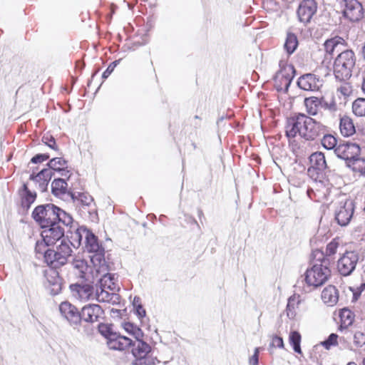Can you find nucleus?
I'll list each match as a JSON object with an SVG mask.
<instances>
[{
    "mask_svg": "<svg viewBox=\"0 0 365 365\" xmlns=\"http://www.w3.org/2000/svg\"><path fill=\"white\" fill-rule=\"evenodd\" d=\"M312 267L307 269L303 280L309 286L317 287L324 284L331 274L330 260L318 249L312 252Z\"/></svg>",
    "mask_w": 365,
    "mask_h": 365,
    "instance_id": "f257e3e1",
    "label": "nucleus"
},
{
    "mask_svg": "<svg viewBox=\"0 0 365 365\" xmlns=\"http://www.w3.org/2000/svg\"><path fill=\"white\" fill-rule=\"evenodd\" d=\"M32 218L41 227H48L54 222H62L65 226L73 223L71 215L52 203L36 206L32 212Z\"/></svg>",
    "mask_w": 365,
    "mask_h": 365,
    "instance_id": "f03ea898",
    "label": "nucleus"
},
{
    "mask_svg": "<svg viewBox=\"0 0 365 365\" xmlns=\"http://www.w3.org/2000/svg\"><path fill=\"white\" fill-rule=\"evenodd\" d=\"M356 56L351 49H344L336 57L333 71L336 80L339 81H346L351 76L353 69L356 66Z\"/></svg>",
    "mask_w": 365,
    "mask_h": 365,
    "instance_id": "7ed1b4c3",
    "label": "nucleus"
},
{
    "mask_svg": "<svg viewBox=\"0 0 365 365\" xmlns=\"http://www.w3.org/2000/svg\"><path fill=\"white\" fill-rule=\"evenodd\" d=\"M83 331L87 336L93 334L95 329L92 325L95 322H99L105 317V312L102 307L96 304H88L81 309Z\"/></svg>",
    "mask_w": 365,
    "mask_h": 365,
    "instance_id": "20e7f679",
    "label": "nucleus"
},
{
    "mask_svg": "<svg viewBox=\"0 0 365 365\" xmlns=\"http://www.w3.org/2000/svg\"><path fill=\"white\" fill-rule=\"evenodd\" d=\"M71 253L72 250L70 245L66 239H62L56 250L47 249V252L45 253V262L51 267L58 268L67 263L68 258Z\"/></svg>",
    "mask_w": 365,
    "mask_h": 365,
    "instance_id": "39448f33",
    "label": "nucleus"
},
{
    "mask_svg": "<svg viewBox=\"0 0 365 365\" xmlns=\"http://www.w3.org/2000/svg\"><path fill=\"white\" fill-rule=\"evenodd\" d=\"M334 153L339 158L346 161L349 168H352L354 170V165L359 160L361 148L358 144L347 141L339 143L335 148Z\"/></svg>",
    "mask_w": 365,
    "mask_h": 365,
    "instance_id": "423d86ee",
    "label": "nucleus"
},
{
    "mask_svg": "<svg viewBox=\"0 0 365 365\" xmlns=\"http://www.w3.org/2000/svg\"><path fill=\"white\" fill-rule=\"evenodd\" d=\"M86 250L93 255L90 256L94 267H101L105 263V250L99 244L98 237L90 230L85 240Z\"/></svg>",
    "mask_w": 365,
    "mask_h": 365,
    "instance_id": "0eeeda50",
    "label": "nucleus"
},
{
    "mask_svg": "<svg viewBox=\"0 0 365 365\" xmlns=\"http://www.w3.org/2000/svg\"><path fill=\"white\" fill-rule=\"evenodd\" d=\"M132 354L135 358L134 365H155V359L150 357L148 354L151 351L150 346L145 342L143 338L132 341Z\"/></svg>",
    "mask_w": 365,
    "mask_h": 365,
    "instance_id": "6e6552de",
    "label": "nucleus"
},
{
    "mask_svg": "<svg viewBox=\"0 0 365 365\" xmlns=\"http://www.w3.org/2000/svg\"><path fill=\"white\" fill-rule=\"evenodd\" d=\"M327 130V126L322 122L306 115L302 138L306 141H314L322 137Z\"/></svg>",
    "mask_w": 365,
    "mask_h": 365,
    "instance_id": "1a4fd4ad",
    "label": "nucleus"
},
{
    "mask_svg": "<svg viewBox=\"0 0 365 365\" xmlns=\"http://www.w3.org/2000/svg\"><path fill=\"white\" fill-rule=\"evenodd\" d=\"M59 311L61 317L74 329H78L82 326L81 310L75 305L68 301L63 302L59 305Z\"/></svg>",
    "mask_w": 365,
    "mask_h": 365,
    "instance_id": "9d476101",
    "label": "nucleus"
},
{
    "mask_svg": "<svg viewBox=\"0 0 365 365\" xmlns=\"http://www.w3.org/2000/svg\"><path fill=\"white\" fill-rule=\"evenodd\" d=\"M360 259L357 250L346 251L337 262V269L343 276H349L356 269Z\"/></svg>",
    "mask_w": 365,
    "mask_h": 365,
    "instance_id": "9b49d317",
    "label": "nucleus"
},
{
    "mask_svg": "<svg viewBox=\"0 0 365 365\" xmlns=\"http://www.w3.org/2000/svg\"><path fill=\"white\" fill-rule=\"evenodd\" d=\"M279 65L281 69L274 77V86L279 91L283 89L287 91L293 79L295 69L292 65H284L283 61H280Z\"/></svg>",
    "mask_w": 365,
    "mask_h": 365,
    "instance_id": "f8f14e48",
    "label": "nucleus"
},
{
    "mask_svg": "<svg viewBox=\"0 0 365 365\" xmlns=\"http://www.w3.org/2000/svg\"><path fill=\"white\" fill-rule=\"evenodd\" d=\"M306 114L298 113L287 120L285 125V135L289 139L294 138L299 135L301 138L304 126Z\"/></svg>",
    "mask_w": 365,
    "mask_h": 365,
    "instance_id": "ddd939ff",
    "label": "nucleus"
},
{
    "mask_svg": "<svg viewBox=\"0 0 365 365\" xmlns=\"http://www.w3.org/2000/svg\"><path fill=\"white\" fill-rule=\"evenodd\" d=\"M73 202L79 207L80 211L85 213L87 212L92 218L97 217V212L94 209H90L93 202V197L88 192H69Z\"/></svg>",
    "mask_w": 365,
    "mask_h": 365,
    "instance_id": "4468645a",
    "label": "nucleus"
},
{
    "mask_svg": "<svg viewBox=\"0 0 365 365\" xmlns=\"http://www.w3.org/2000/svg\"><path fill=\"white\" fill-rule=\"evenodd\" d=\"M61 225L62 222H54L48 227H41V235L46 244L53 245L57 241L63 239L65 230Z\"/></svg>",
    "mask_w": 365,
    "mask_h": 365,
    "instance_id": "2eb2a0df",
    "label": "nucleus"
},
{
    "mask_svg": "<svg viewBox=\"0 0 365 365\" xmlns=\"http://www.w3.org/2000/svg\"><path fill=\"white\" fill-rule=\"evenodd\" d=\"M343 16L350 21H359L364 17L362 4L358 0H343Z\"/></svg>",
    "mask_w": 365,
    "mask_h": 365,
    "instance_id": "dca6fc26",
    "label": "nucleus"
},
{
    "mask_svg": "<svg viewBox=\"0 0 365 365\" xmlns=\"http://www.w3.org/2000/svg\"><path fill=\"white\" fill-rule=\"evenodd\" d=\"M309 160L310 167L307 171L312 177L318 178L319 174H322L329 168L324 154L322 152L317 151L313 153L309 156Z\"/></svg>",
    "mask_w": 365,
    "mask_h": 365,
    "instance_id": "f3484780",
    "label": "nucleus"
},
{
    "mask_svg": "<svg viewBox=\"0 0 365 365\" xmlns=\"http://www.w3.org/2000/svg\"><path fill=\"white\" fill-rule=\"evenodd\" d=\"M317 11V4L314 0H302L297 11L299 21L304 24L309 23Z\"/></svg>",
    "mask_w": 365,
    "mask_h": 365,
    "instance_id": "a211bd4d",
    "label": "nucleus"
},
{
    "mask_svg": "<svg viewBox=\"0 0 365 365\" xmlns=\"http://www.w3.org/2000/svg\"><path fill=\"white\" fill-rule=\"evenodd\" d=\"M354 212V203L351 200H346L335 212V220L341 226H347L353 218Z\"/></svg>",
    "mask_w": 365,
    "mask_h": 365,
    "instance_id": "6ab92c4d",
    "label": "nucleus"
},
{
    "mask_svg": "<svg viewBox=\"0 0 365 365\" xmlns=\"http://www.w3.org/2000/svg\"><path fill=\"white\" fill-rule=\"evenodd\" d=\"M72 296L80 300L93 299L95 288L89 283H75L69 286Z\"/></svg>",
    "mask_w": 365,
    "mask_h": 365,
    "instance_id": "aec40b11",
    "label": "nucleus"
},
{
    "mask_svg": "<svg viewBox=\"0 0 365 365\" xmlns=\"http://www.w3.org/2000/svg\"><path fill=\"white\" fill-rule=\"evenodd\" d=\"M47 284L46 287L52 295L58 294L62 289V279L59 277L56 268L51 269L45 272Z\"/></svg>",
    "mask_w": 365,
    "mask_h": 365,
    "instance_id": "412c9836",
    "label": "nucleus"
},
{
    "mask_svg": "<svg viewBox=\"0 0 365 365\" xmlns=\"http://www.w3.org/2000/svg\"><path fill=\"white\" fill-rule=\"evenodd\" d=\"M54 173L49 168H43L37 174L33 173L29 176V180L38 184V188L41 192L47 190L48 183Z\"/></svg>",
    "mask_w": 365,
    "mask_h": 365,
    "instance_id": "4be33fe9",
    "label": "nucleus"
},
{
    "mask_svg": "<svg viewBox=\"0 0 365 365\" xmlns=\"http://www.w3.org/2000/svg\"><path fill=\"white\" fill-rule=\"evenodd\" d=\"M21 200V207L24 211H28L31 205L35 202L37 194L35 191L29 189L27 183H24L18 190Z\"/></svg>",
    "mask_w": 365,
    "mask_h": 365,
    "instance_id": "5701e85b",
    "label": "nucleus"
},
{
    "mask_svg": "<svg viewBox=\"0 0 365 365\" xmlns=\"http://www.w3.org/2000/svg\"><path fill=\"white\" fill-rule=\"evenodd\" d=\"M327 54L332 56L335 52L341 53L346 46V41L341 36H336L325 41L323 44Z\"/></svg>",
    "mask_w": 365,
    "mask_h": 365,
    "instance_id": "b1692460",
    "label": "nucleus"
},
{
    "mask_svg": "<svg viewBox=\"0 0 365 365\" xmlns=\"http://www.w3.org/2000/svg\"><path fill=\"white\" fill-rule=\"evenodd\" d=\"M107 344L110 349L123 351L131 346L132 340L128 337L115 333L111 334L107 341Z\"/></svg>",
    "mask_w": 365,
    "mask_h": 365,
    "instance_id": "393cba45",
    "label": "nucleus"
},
{
    "mask_svg": "<svg viewBox=\"0 0 365 365\" xmlns=\"http://www.w3.org/2000/svg\"><path fill=\"white\" fill-rule=\"evenodd\" d=\"M319 79L316 78L315 75L312 73H307L297 80V86L304 91H317L319 88L317 83Z\"/></svg>",
    "mask_w": 365,
    "mask_h": 365,
    "instance_id": "a878e982",
    "label": "nucleus"
},
{
    "mask_svg": "<svg viewBox=\"0 0 365 365\" xmlns=\"http://www.w3.org/2000/svg\"><path fill=\"white\" fill-rule=\"evenodd\" d=\"M93 299H96L99 302H110L118 299V295L115 293H110L106 289V287L101 284H96Z\"/></svg>",
    "mask_w": 365,
    "mask_h": 365,
    "instance_id": "bb28decb",
    "label": "nucleus"
},
{
    "mask_svg": "<svg viewBox=\"0 0 365 365\" xmlns=\"http://www.w3.org/2000/svg\"><path fill=\"white\" fill-rule=\"evenodd\" d=\"M322 299L328 306H334L339 299L338 290L332 285L325 287L322 292Z\"/></svg>",
    "mask_w": 365,
    "mask_h": 365,
    "instance_id": "cd10ccee",
    "label": "nucleus"
},
{
    "mask_svg": "<svg viewBox=\"0 0 365 365\" xmlns=\"http://www.w3.org/2000/svg\"><path fill=\"white\" fill-rule=\"evenodd\" d=\"M90 230H88L85 226H81L77 228L73 233H72L71 238V241H70L68 238L66 239L68 244H71L74 247L80 246L81 244V241L84 237L85 240L87 237V235L89 232Z\"/></svg>",
    "mask_w": 365,
    "mask_h": 365,
    "instance_id": "c85d7f7f",
    "label": "nucleus"
},
{
    "mask_svg": "<svg viewBox=\"0 0 365 365\" xmlns=\"http://www.w3.org/2000/svg\"><path fill=\"white\" fill-rule=\"evenodd\" d=\"M339 128L344 137H349L356 132L353 120L348 116H344L340 119Z\"/></svg>",
    "mask_w": 365,
    "mask_h": 365,
    "instance_id": "c756f323",
    "label": "nucleus"
},
{
    "mask_svg": "<svg viewBox=\"0 0 365 365\" xmlns=\"http://www.w3.org/2000/svg\"><path fill=\"white\" fill-rule=\"evenodd\" d=\"M304 105L307 112L309 115H317L319 110L321 108L320 98L315 96L305 98Z\"/></svg>",
    "mask_w": 365,
    "mask_h": 365,
    "instance_id": "7c9ffc66",
    "label": "nucleus"
},
{
    "mask_svg": "<svg viewBox=\"0 0 365 365\" xmlns=\"http://www.w3.org/2000/svg\"><path fill=\"white\" fill-rule=\"evenodd\" d=\"M68 184L63 178L54 179L51 183V192L58 197L66 193Z\"/></svg>",
    "mask_w": 365,
    "mask_h": 365,
    "instance_id": "2f4dec72",
    "label": "nucleus"
},
{
    "mask_svg": "<svg viewBox=\"0 0 365 365\" xmlns=\"http://www.w3.org/2000/svg\"><path fill=\"white\" fill-rule=\"evenodd\" d=\"M298 44L297 36L294 33L288 32L284 44V48L289 56L296 51Z\"/></svg>",
    "mask_w": 365,
    "mask_h": 365,
    "instance_id": "473e14b6",
    "label": "nucleus"
},
{
    "mask_svg": "<svg viewBox=\"0 0 365 365\" xmlns=\"http://www.w3.org/2000/svg\"><path fill=\"white\" fill-rule=\"evenodd\" d=\"M329 128L327 126V130L322 134L321 139L322 145L327 150H333L338 146L336 138L329 133Z\"/></svg>",
    "mask_w": 365,
    "mask_h": 365,
    "instance_id": "72a5a7b5",
    "label": "nucleus"
},
{
    "mask_svg": "<svg viewBox=\"0 0 365 365\" xmlns=\"http://www.w3.org/2000/svg\"><path fill=\"white\" fill-rule=\"evenodd\" d=\"M123 328L128 334L133 335L135 339L143 338V332L138 326L133 323L125 322L123 324Z\"/></svg>",
    "mask_w": 365,
    "mask_h": 365,
    "instance_id": "f704fd0d",
    "label": "nucleus"
},
{
    "mask_svg": "<svg viewBox=\"0 0 365 365\" xmlns=\"http://www.w3.org/2000/svg\"><path fill=\"white\" fill-rule=\"evenodd\" d=\"M289 341L290 344L292 345L294 351L296 353L301 354V335L297 331H292L289 334Z\"/></svg>",
    "mask_w": 365,
    "mask_h": 365,
    "instance_id": "c9c22d12",
    "label": "nucleus"
},
{
    "mask_svg": "<svg viewBox=\"0 0 365 365\" xmlns=\"http://www.w3.org/2000/svg\"><path fill=\"white\" fill-rule=\"evenodd\" d=\"M353 113L357 116H365V98H359L352 104Z\"/></svg>",
    "mask_w": 365,
    "mask_h": 365,
    "instance_id": "e433bc0d",
    "label": "nucleus"
},
{
    "mask_svg": "<svg viewBox=\"0 0 365 365\" xmlns=\"http://www.w3.org/2000/svg\"><path fill=\"white\" fill-rule=\"evenodd\" d=\"M320 106L321 108L327 110L331 113H334L337 110V105L333 97L330 98L329 100L324 97H321Z\"/></svg>",
    "mask_w": 365,
    "mask_h": 365,
    "instance_id": "4c0bfd02",
    "label": "nucleus"
},
{
    "mask_svg": "<svg viewBox=\"0 0 365 365\" xmlns=\"http://www.w3.org/2000/svg\"><path fill=\"white\" fill-rule=\"evenodd\" d=\"M339 317L342 324L346 327L351 325L354 319V313L347 308H344L341 310Z\"/></svg>",
    "mask_w": 365,
    "mask_h": 365,
    "instance_id": "58836bf2",
    "label": "nucleus"
},
{
    "mask_svg": "<svg viewBox=\"0 0 365 365\" xmlns=\"http://www.w3.org/2000/svg\"><path fill=\"white\" fill-rule=\"evenodd\" d=\"M67 163L68 162L63 158H53L47 163V168L51 169L53 172L60 170L59 169L66 166Z\"/></svg>",
    "mask_w": 365,
    "mask_h": 365,
    "instance_id": "ea45409f",
    "label": "nucleus"
},
{
    "mask_svg": "<svg viewBox=\"0 0 365 365\" xmlns=\"http://www.w3.org/2000/svg\"><path fill=\"white\" fill-rule=\"evenodd\" d=\"M97 329L98 332L106 338L107 341L109 339L111 334H114L115 332L112 331V329L110 325L100 322L97 325Z\"/></svg>",
    "mask_w": 365,
    "mask_h": 365,
    "instance_id": "a19ab883",
    "label": "nucleus"
},
{
    "mask_svg": "<svg viewBox=\"0 0 365 365\" xmlns=\"http://www.w3.org/2000/svg\"><path fill=\"white\" fill-rule=\"evenodd\" d=\"M296 300L294 297H290L288 299L286 312L287 315L289 319H294L296 316L295 312Z\"/></svg>",
    "mask_w": 365,
    "mask_h": 365,
    "instance_id": "79ce46f5",
    "label": "nucleus"
},
{
    "mask_svg": "<svg viewBox=\"0 0 365 365\" xmlns=\"http://www.w3.org/2000/svg\"><path fill=\"white\" fill-rule=\"evenodd\" d=\"M338 335L335 333H331L327 339L321 342V344L327 350L331 346L337 345Z\"/></svg>",
    "mask_w": 365,
    "mask_h": 365,
    "instance_id": "37998d69",
    "label": "nucleus"
},
{
    "mask_svg": "<svg viewBox=\"0 0 365 365\" xmlns=\"http://www.w3.org/2000/svg\"><path fill=\"white\" fill-rule=\"evenodd\" d=\"M42 141L50 148L58 150V148L56 145L55 138L51 135H45L42 138Z\"/></svg>",
    "mask_w": 365,
    "mask_h": 365,
    "instance_id": "c03bdc74",
    "label": "nucleus"
},
{
    "mask_svg": "<svg viewBox=\"0 0 365 365\" xmlns=\"http://www.w3.org/2000/svg\"><path fill=\"white\" fill-rule=\"evenodd\" d=\"M338 247L339 243L335 240H333L327 245L326 255L324 254V255L327 257L334 255L336 252Z\"/></svg>",
    "mask_w": 365,
    "mask_h": 365,
    "instance_id": "a18cd8bd",
    "label": "nucleus"
},
{
    "mask_svg": "<svg viewBox=\"0 0 365 365\" xmlns=\"http://www.w3.org/2000/svg\"><path fill=\"white\" fill-rule=\"evenodd\" d=\"M48 246L49 245L46 244L43 240L42 241H37L36 243L35 251L37 255H42L45 259V253L47 252L46 247Z\"/></svg>",
    "mask_w": 365,
    "mask_h": 365,
    "instance_id": "49530a36",
    "label": "nucleus"
},
{
    "mask_svg": "<svg viewBox=\"0 0 365 365\" xmlns=\"http://www.w3.org/2000/svg\"><path fill=\"white\" fill-rule=\"evenodd\" d=\"M354 343L357 347H361L365 344V334L356 331L354 335Z\"/></svg>",
    "mask_w": 365,
    "mask_h": 365,
    "instance_id": "de8ad7c7",
    "label": "nucleus"
},
{
    "mask_svg": "<svg viewBox=\"0 0 365 365\" xmlns=\"http://www.w3.org/2000/svg\"><path fill=\"white\" fill-rule=\"evenodd\" d=\"M121 59L115 60L110 63L106 70L103 73L102 78L106 79L113 71L117 65L119 64Z\"/></svg>",
    "mask_w": 365,
    "mask_h": 365,
    "instance_id": "09e8293b",
    "label": "nucleus"
},
{
    "mask_svg": "<svg viewBox=\"0 0 365 365\" xmlns=\"http://www.w3.org/2000/svg\"><path fill=\"white\" fill-rule=\"evenodd\" d=\"M73 268L78 269L81 274L84 273V269H87L86 262L83 259H76L72 262Z\"/></svg>",
    "mask_w": 365,
    "mask_h": 365,
    "instance_id": "8fccbe9b",
    "label": "nucleus"
},
{
    "mask_svg": "<svg viewBox=\"0 0 365 365\" xmlns=\"http://www.w3.org/2000/svg\"><path fill=\"white\" fill-rule=\"evenodd\" d=\"M50 155L48 153H38L35 155L31 160V163L37 164L48 160Z\"/></svg>",
    "mask_w": 365,
    "mask_h": 365,
    "instance_id": "3c124183",
    "label": "nucleus"
},
{
    "mask_svg": "<svg viewBox=\"0 0 365 365\" xmlns=\"http://www.w3.org/2000/svg\"><path fill=\"white\" fill-rule=\"evenodd\" d=\"M108 282H114V275L110 273H107L103 276L99 280L98 284H101L103 287H106Z\"/></svg>",
    "mask_w": 365,
    "mask_h": 365,
    "instance_id": "603ef678",
    "label": "nucleus"
},
{
    "mask_svg": "<svg viewBox=\"0 0 365 365\" xmlns=\"http://www.w3.org/2000/svg\"><path fill=\"white\" fill-rule=\"evenodd\" d=\"M270 345L274 346V347L283 348L284 347V342H283L282 338L281 336H273Z\"/></svg>",
    "mask_w": 365,
    "mask_h": 365,
    "instance_id": "864d4df0",
    "label": "nucleus"
},
{
    "mask_svg": "<svg viewBox=\"0 0 365 365\" xmlns=\"http://www.w3.org/2000/svg\"><path fill=\"white\" fill-rule=\"evenodd\" d=\"M134 309L135 314L140 319L145 317L146 312L143 305H138V307H134Z\"/></svg>",
    "mask_w": 365,
    "mask_h": 365,
    "instance_id": "5fc2aeb1",
    "label": "nucleus"
},
{
    "mask_svg": "<svg viewBox=\"0 0 365 365\" xmlns=\"http://www.w3.org/2000/svg\"><path fill=\"white\" fill-rule=\"evenodd\" d=\"M258 349H256L255 351L254 354L250 359V363L252 365H257L258 364Z\"/></svg>",
    "mask_w": 365,
    "mask_h": 365,
    "instance_id": "6e6d98bb",
    "label": "nucleus"
},
{
    "mask_svg": "<svg viewBox=\"0 0 365 365\" xmlns=\"http://www.w3.org/2000/svg\"><path fill=\"white\" fill-rule=\"evenodd\" d=\"M60 170H56L57 172L60 173L61 176L67 177L68 179H69L71 174H69L70 171L67 170V165L59 169Z\"/></svg>",
    "mask_w": 365,
    "mask_h": 365,
    "instance_id": "4d7b16f0",
    "label": "nucleus"
},
{
    "mask_svg": "<svg viewBox=\"0 0 365 365\" xmlns=\"http://www.w3.org/2000/svg\"><path fill=\"white\" fill-rule=\"evenodd\" d=\"M138 305H142L141 299L139 297L135 296L133 302V308L138 307Z\"/></svg>",
    "mask_w": 365,
    "mask_h": 365,
    "instance_id": "13d9d810",
    "label": "nucleus"
},
{
    "mask_svg": "<svg viewBox=\"0 0 365 365\" xmlns=\"http://www.w3.org/2000/svg\"><path fill=\"white\" fill-rule=\"evenodd\" d=\"M115 288V282H108L107 285H106V289H110V290H114Z\"/></svg>",
    "mask_w": 365,
    "mask_h": 365,
    "instance_id": "bf43d9fd",
    "label": "nucleus"
},
{
    "mask_svg": "<svg viewBox=\"0 0 365 365\" xmlns=\"http://www.w3.org/2000/svg\"><path fill=\"white\" fill-rule=\"evenodd\" d=\"M361 88H362L363 92L365 93V69L363 73V83H362Z\"/></svg>",
    "mask_w": 365,
    "mask_h": 365,
    "instance_id": "052dcab7",
    "label": "nucleus"
},
{
    "mask_svg": "<svg viewBox=\"0 0 365 365\" xmlns=\"http://www.w3.org/2000/svg\"><path fill=\"white\" fill-rule=\"evenodd\" d=\"M361 53H362L363 58L365 61V41H364V44L363 46V47H362Z\"/></svg>",
    "mask_w": 365,
    "mask_h": 365,
    "instance_id": "680f3d73",
    "label": "nucleus"
},
{
    "mask_svg": "<svg viewBox=\"0 0 365 365\" xmlns=\"http://www.w3.org/2000/svg\"><path fill=\"white\" fill-rule=\"evenodd\" d=\"M360 172L365 175V168H363L360 170Z\"/></svg>",
    "mask_w": 365,
    "mask_h": 365,
    "instance_id": "e2e57ef3",
    "label": "nucleus"
},
{
    "mask_svg": "<svg viewBox=\"0 0 365 365\" xmlns=\"http://www.w3.org/2000/svg\"><path fill=\"white\" fill-rule=\"evenodd\" d=\"M98 72V70L96 71L93 74H92V76H91V78H93L96 74Z\"/></svg>",
    "mask_w": 365,
    "mask_h": 365,
    "instance_id": "0e129e2a",
    "label": "nucleus"
},
{
    "mask_svg": "<svg viewBox=\"0 0 365 365\" xmlns=\"http://www.w3.org/2000/svg\"><path fill=\"white\" fill-rule=\"evenodd\" d=\"M347 365H357V364L356 363H354V362H349L347 364Z\"/></svg>",
    "mask_w": 365,
    "mask_h": 365,
    "instance_id": "69168bd1",
    "label": "nucleus"
},
{
    "mask_svg": "<svg viewBox=\"0 0 365 365\" xmlns=\"http://www.w3.org/2000/svg\"><path fill=\"white\" fill-rule=\"evenodd\" d=\"M362 365H365V358L362 361Z\"/></svg>",
    "mask_w": 365,
    "mask_h": 365,
    "instance_id": "338daca9",
    "label": "nucleus"
},
{
    "mask_svg": "<svg viewBox=\"0 0 365 365\" xmlns=\"http://www.w3.org/2000/svg\"><path fill=\"white\" fill-rule=\"evenodd\" d=\"M363 271L365 273V264L363 265Z\"/></svg>",
    "mask_w": 365,
    "mask_h": 365,
    "instance_id": "774afa93",
    "label": "nucleus"
}]
</instances>
